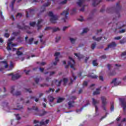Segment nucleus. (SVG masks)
Wrapping results in <instances>:
<instances>
[{
  "mask_svg": "<svg viewBox=\"0 0 126 126\" xmlns=\"http://www.w3.org/2000/svg\"><path fill=\"white\" fill-rule=\"evenodd\" d=\"M121 9L122 5H120V2H118L116 3V6L107 8L106 12H107V13H114L116 17L113 18V20H118V19L121 17L120 11H121Z\"/></svg>",
  "mask_w": 126,
  "mask_h": 126,
  "instance_id": "nucleus-1",
  "label": "nucleus"
},
{
  "mask_svg": "<svg viewBox=\"0 0 126 126\" xmlns=\"http://www.w3.org/2000/svg\"><path fill=\"white\" fill-rule=\"evenodd\" d=\"M48 16L51 17L50 19V22L53 24L57 23V20L59 19V16L57 15H54V13L52 11H50L48 13Z\"/></svg>",
  "mask_w": 126,
  "mask_h": 126,
  "instance_id": "nucleus-2",
  "label": "nucleus"
},
{
  "mask_svg": "<svg viewBox=\"0 0 126 126\" xmlns=\"http://www.w3.org/2000/svg\"><path fill=\"white\" fill-rule=\"evenodd\" d=\"M14 39H15V37H12L11 38L8 39L7 45V50L8 51H11V47L16 46L15 44L12 43V41H13Z\"/></svg>",
  "mask_w": 126,
  "mask_h": 126,
  "instance_id": "nucleus-3",
  "label": "nucleus"
},
{
  "mask_svg": "<svg viewBox=\"0 0 126 126\" xmlns=\"http://www.w3.org/2000/svg\"><path fill=\"white\" fill-rule=\"evenodd\" d=\"M69 59L70 61L68 62V64L65 66V68H68L70 65L71 68H73L75 70V68L74 67V64H75V61L70 57H69Z\"/></svg>",
  "mask_w": 126,
  "mask_h": 126,
  "instance_id": "nucleus-4",
  "label": "nucleus"
},
{
  "mask_svg": "<svg viewBox=\"0 0 126 126\" xmlns=\"http://www.w3.org/2000/svg\"><path fill=\"white\" fill-rule=\"evenodd\" d=\"M102 104V108L105 112L107 111V108H106V105H107V99L105 96H101V97Z\"/></svg>",
  "mask_w": 126,
  "mask_h": 126,
  "instance_id": "nucleus-5",
  "label": "nucleus"
},
{
  "mask_svg": "<svg viewBox=\"0 0 126 126\" xmlns=\"http://www.w3.org/2000/svg\"><path fill=\"white\" fill-rule=\"evenodd\" d=\"M68 8L66 9V10L64 11L63 13H61V15H63L64 16V18L62 19L63 20L64 22H66V20L67 19V16L69 14V13L68 12Z\"/></svg>",
  "mask_w": 126,
  "mask_h": 126,
  "instance_id": "nucleus-6",
  "label": "nucleus"
},
{
  "mask_svg": "<svg viewBox=\"0 0 126 126\" xmlns=\"http://www.w3.org/2000/svg\"><path fill=\"white\" fill-rule=\"evenodd\" d=\"M14 86L11 87V94H12L13 96H20V95H21V92L20 91H17L15 94L13 93L14 92Z\"/></svg>",
  "mask_w": 126,
  "mask_h": 126,
  "instance_id": "nucleus-7",
  "label": "nucleus"
},
{
  "mask_svg": "<svg viewBox=\"0 0 126 126\" xmlns=\"http://www.w3.org/2000/svg\"><path fill=\"white\" fill-rule=\"evenodd\" d=\"M92 100H93V102H92L93 105V106H94L95 108V113H97V112H98V106H97V104H99V102L100 101L99 100H97L95 99L94 98H92Z\"/></svg>",
  "mask_w": 126,
  "mask_h": 126,
  "instance_id": "nucleus-8",
  "label": "nucleus"
},
{
  "mask_svg": "<svg viewBox=\"0 0 126 126\" xmlns=\"http://www.w3.org/2000/svg\"><path fill=\"white\" fill-rule=\"evenodd\" d=\"M17 27L18 29L20 30H30V27L28 26H25L24 27H21V26L19 25V24H17Z\"/></svg>",
  "mask_w": 126,
  "mask_h": 126,
  "instance_id": "nucleus-9",
  "label": "nucleus"
},
{
  "mask_svg": "<svg viewBox=\"0 0 126 126\" xmlns=\"http://www.w3.org/2000/svg\"><path fill=\"white\" fill-rule=\"evenodd\" d=\"M7 75L8 76H10V75H12V80H16V79H18V78H20V75L18 74L13 75L12 73H10L8 74Z\"/></svg>",
  "mask_w": 126,
  "mask_h": 126,
  "instance_id": "nucleus-10",
  "label": "nucleus"
},
{
  "mask_svg": "<svg viewBox=\"0 0 126 126\" xmlns=\"http://www.w3.org/2000/svg\"><path fill=\"white\" fill-rule=\"evenodd\" d=\"M62 82H63V80H61L59 82L58 81V80H54V81H52L51 86H53V85H54V83H55V84L57 85L58 87H59L61 86Z\"/></svg>",
  "mask_w": 126,
  "mask_h": 126,
  "instance_id": "nucleus-11",
  "label": "nucleus"
},
{
  "mask_svg": "<svg viewBox=\"0 0 126 126\" xmlns=\"http://www.w3.org/2000/svg\"><path fill=\"white\" fill-rule=\"evenodd\" d=\"M117 46V44H116V42H113L110 43L108 45L107 48L104 49V51H108L109 49L111 48H115Z\"/></svg>",
  "mask_w": 126,
  "mask_h": 126,
  "instance_id": "nucleus-12",
  "label": "nucleus"
},
{
  "mask_svg": "<svg viewBox=\"0 0 126 126\" xmlns=\"http://www.w3.org/2000/svg\"><path fill=\"white\" fill-rule=\"evenodd\" d=\"M121 102V104L122 106L123 107V111L124 112H126V100L124 98L121 99L120 100Z\"/></svg>",
  "mask_w": 126,
  "mask_h": 126,
  "instance_id": "nucleus-13",
  "label": "nucleus"
},
{
  "mask_svg": "<svg viewBox=\"0 0 126 126\" xmlns=\"http://www.w3.org/2000/svg\"><path fill=\"white\" fill-rule=\"evenodd\" d=\"M88 105H90V102H89V100H87L86 104H85L83 107H82L80 108V109H76V113H79V112H81V111H82V110H83L84 108H85V107H87V106H88Z\"/></svg>",
  "mask_w": 126,
  "mask_h": 126,
  "instance_id": "nucleus-14",
  "label": "nucleus"
},
{
  "mask_svg": "<svg viewBox=\"0 0 126 126\" xmlns=\"http://www.w3.org/2000/svg\"><path fill=\"white\" fill-rule=\"evenodd\" d=\"M93 6H97L100 2H102V0H93Z\"/></svg>",
  "mask_w": 126,
  "mask_h": 126,
  "instance_id": "nucleus-15",
  "label": "nucleus"
},
{
  "mask_svg": "<svg viewBox=\"0 0 126 126\" xmlns=\"http://www.w3.org/2000/svg\"><path fill=\"white\" fill-rule=\"evenodd\" d=\"M117 26H118V29H122V28H124L126 25H124V23L122 22H120L116 24Z\"/></svg>",
  "mask_w": 126,
  "mask_h": 126,
  "instance_id": "nucleus-16",
  "label": "nucleus"
},
{
  "mask_svg": "<svg viewBox=\"0 0 126 126\" xmlns=\"http://www.w3.org/2000/svg\"><path fill=\"white\" fill-rule=\"evenodd\" d=\"M41 22H43V20L40 19V20H38V22H37V27L38 31H39V29L42 28V26L40 25V23H41Z\"/></svg>",
  "mask_w": 126,
  "mask_h": 126,
  "instance_id": "nucleus-17",
  "label": "nucleus"
},
{
  "mask_svg": "<svg viewBox=\"0 0 126 126\" xmlns=\"http://www.w3.org/2000/svg\"><path fill=\"white\" fill-rule=\"evenodd\" d=\"M50 4H51V3H50V2H47V3H45L42 6V7H44L43 8V10L42 11H41V12H44V11H45V10H46V7L47 6H49V5H50Z\"/></svg>",
  "mask_w": 126,
  "mask_h": 126,
  "instance_id": "nucleus-18",
  "label": "nucleus"
},
{
  "mask_svg": "<svg viewBox=\"0 0 126 126\" xmlns=\"http://www.w3.org/2000/svg\"><path fill=\"white\" fill-rule=\"evenodd\" d=\"M75 102L74 101H69L68 102V108L69 109H70V108H73L74 107V105L72 104H74Z\"/></svg>",
  "mask_w": 126,
  "mask_h": 126,
  "instance_id": "nucleus-19",
  "label": "nucleus"
},
{
  "mask_svg": "<svg viewBox=\"0 0 126 126\" xmlns=\"http://www.w3.org/2000/svg\"><path fill=\"white\" fill-rule=\"evenodd\" d=\"M31 110H34L36 113H39V108L38 107L35 108V106H33L32 108H28V111H31Z\"/></svg>",
  "mask_w": 126,
  "mask_h": 126,
  "instance_id": "nucleus-20",
  "label": "nucleus"
},
{
  "mask_svg": "<svg viewBox=\"0 0 126 126\" xmlns=\"http://www.w3.org/2000/svg\"><path fill=\"white\" fill-rule=\"evenodd\" d=\"M33 42H34V38H31L28 39L27 43L29 44V45H32Z\"/></svg>",
  "mask_w": 126,
  "mask_h": 126,
  "instance_id": "nucleus-21",
  "label": "nucleus"
},
{
  "mask_svg": "<svg viewBox=\"0 0 126 126\" xmlns=\"http://www.w3.org/2000/svg\"><path fill=\"white\" fill-rule=\"evenodd\" d=\"M93 39L94 41H97V42H99V41H101V40H102V39H103V37L101 36L100 37H97L96 38V36H94L93 37Z\"/></svg>",
  "mask_w": 126,
  "mask_h": 126,
  "instance_id": "nucleus-22",
  "label": "nucleus"
},
{
  "mask_svg": "<svg viewBox=\"0 0 126 126\" xmlns=\"http://www.w3.org/2000/svg\"><path fill=\"white\" fill-rule=\"evenodd\" d=\"M62 81L63 82V85L65 86V85H66V83H67L68 81V79L67 78H63L62 80Z\"/></svg>",
  "mask_w": 126,
  "mask_h": 126,
  "instance_id": "nucleus-23",
  "label": "nucleus"
},
{
  "mask_svg": "<svg viewBox=\"0 0 126 126\" xmlns=\"http://www.w3.org/2000/svg\"><path fill=\"white\" fill-rule=\"evenodd\" d=\"M21 49H22V47H20L18 49V50L16 52V55H17V56H22V55H23V53H22L19 51V50H21Z\"/></svg>",
  "mask_w": 126,
  "mask_h": 126,
  "instance_id": "nucleus-24",
  "label": "nucleus"
},
{
  "mask_svg": "<svg viewBox=\"0 0 126 126\" xmlns=\"http://www.w3.org/2000/svg\"><path fill=\"white\" fill-rule=\"evenodd\" d=\"M116 81H117V78H114L112 81L111 82V84H113V83L114 84L115 86H117L119 85V84L117 83Z\"/></svg>",
  "mask_w": 126,
  "mask_h": 126,
  "instance_id": "nucleus-25",
  "label": "nucleus"
},
{
  "mask_svg": "<svg viewBox=\"0 0 126 126\" xmlns=\"http://www.w3.org/2000/svg\"><path fill=\"white\" fill-rule=\"evenodd\" d=\"M100 94V88L96 89V91L94 92L93 95H98Z\"/></svg>",
  "mask_w": 126,
  "mask_h": 126,
  "instance_id": "nucleus-26",
  "label": "nucleus"
},
{
  "mask_svg": "<svg viewBox=\"0 0 126 126\" xmlns=\"http://www.w3.org/2000/svg\"><path fill=\"white\" fill-rule=\"evenodd\" d=\"M46 114H48V112L43 110L42 113L38 114V116H39V117H43V116H45V115H46Z\"/></svg>",
  "mask_w": 126,
  "mask_h": 126,
  "instance_id": "nucleus-27",
  "label": "nucleus"
},
{
  "mask_svg": "<svg viewBox=\"0 0 126 126\" xmlns=\"http://www.w3.org/2000/svg\"><path fill=\"white\" fill-rule=\"evenodd\" d=\"M22 41H23V39L22 38V37L20 36L17 37V42H18V43H22Z\"/></svg>",
  "mask_w": 126,
  "mask_h": 126,
  "instance_id": "nucleus-28",
  "label": "nucleus"
},
{
  "mask_svg": "<svg viewBox=\"0 0 126 126\" xmlns=\"http://www.w3.org/2000/svg\"><path fill=\"white\" fill-rule=\"evenodd\" d=\"M63 101H64V98L59 97L57 99V103H62Z\"/></svg>",
  "mask_w": 126,
  "mask_h": 126,
  "instance_id": "nucleus-29",
  "label": "nucleus"
},
{
  "mask_svg": "<svg viewBox=\"0 0 126 126\" xmlns=\"http://www.w3.org/2000/svg\"><path fill=\"white\" fill-rule=\"evenodd\" d=\"M28 10L30 12V14H33L34 12H35V9L33 8H30L28 9Z\"/></svg>",
  "mask_w": 126,
  "mask_h": 126,
  "instance_id": "nucleus-30",
  "label": "nucleus"
},
{
  "mask_svg": "<svg viewBox=\"0 0 126 126\" xmlns=\"http://www.w3.org/2000/svg\"><path fill=\"white\" fill-rule=\"evenodd\" d=\"M114 109H115V106H114V102H111L110 110L111 111H114Z\"/></svg>",
  "mask_w": 126,
  "mask_h": 126,
  "instance_id": "nucleus-31",
  "label": "nucleus"
},
{
  "mask_svg": "<svg viewBox=\"0 0 126 126\" xmlns=\"http://www.w3.org/2000/svg\"><path fill=\"white\" fill-rule=\"evenodd\" d=\"M83 3V0H79V1L77 2V4H78L79 6H81Z\"/></svg>",
  "mask_w": 126,
  "mask_h": 126,
  "instance_id": "nucleus-32",
  "label": "nucleus"
},
{
  "mask_svg": "<svg viewBox=\"0 0 126 126\" xmlns=\"http://www.w3.org/2000/svg\"><path fill=\"white\" fill-rule=\"evenodd\" d=\"M51 91H52V93L55 92V89L52 88H50L49 90L46 91V93L48 94L51 93Z\"/></svg>",
  "mask_w": 126,
  "mask_h": 126,
  "instance_id": "nucleus-33",
  "label": "nucleus"
},
{
  "mask_svg": "<svg viewBox=\"0 0 126 126\" xmlns=\"http://www.w3.org/2000/svg\"><path fill=\"white\" fill-rule=\"evenodd\" d=\"M92 63L94 66H97V65H98V63H97L96 60H94L92 62Z\"/></svg>",
  "mask_w": 126,
  "mask_h": 126,
  "instance_id": "nucleus-34",
  "label": "nucleus"
},
{
  "mask_svg": "<svg viewBox=\"0 0 126 126\" xmlns=\"http://www.w3.org/2000/svg\"><path fill=\"white\" fill-rule=\"evenodd\" d=\"M48 99L50 102H54V100H55V98L52 96H48Z\"/></svg>",
  "mask_w": 126,
  "mask_h": 126,
  "instance_id": "nucleus-35",
  "label": "nucleus"
},
{
  "mask_svg": "<svg viewBox=\"0 0 126 126\" xmlns=\"http://www.w3.org/2000/svg\"><path fill=\"white\" fill-rule=\"evenodd\" d=\"M30 25L32 27H34V26H35V25H36V22H31L30 23Z\"/></svg>",
  "mask_w": 126,
  "mask_h": 126,
  "instance_id": "nucleus-36",
  "label": "nucleus"
},
{
  "mask_svg": "<svg viewBox=\"0 0 126 126\" xmlns=\"http://www.w3.org/2000/svg\"><path fill=\"white\" fill-rule=\"evenodd\" d=\"M53 32H57V31H60V28H53L52 29Z\"/></svg>",
  "mask_w": 126,
  "mask_h": 126,
  "instance_id": "nucleus-37",
  "label": "nucleus"
},
{
  "mask_svg": "<svg viewBox=\"0 0 126 126\" xmlns=\"http://www.w3.org/2000/svg\"><path fill=\"white\" fill-rule=\"evenodd\" d=\"M14 115L16 116V119L18 121H19V120L21 119V117L19 116V114H14Z\"/></svg>",
  "mask_w": 126,
  "mask_h": 126,
  "instance_id": "nucleus-38",
  "label": "nucleus"
},
{
  "mask_svg": "<svg viewBox=\"0 0 126 126\" xmlns=\"http://www.w3.org/2000/svg\"><path fill=\"white\" fill-rule=\"evenodd\" d=\"M76 39L72 38H70V41L72 44H74L75 43V41Z\"/></svg>",
  "mask_w": 126,
  "mask_h": 126,
  "instance_id": "nucleus-39",
  "label": "nucleus"
},
{
  "mask_svg": "<svg viewBox=\"0 0 126 126\" xmlns=\"http://www.w3.org/2000/svg\"><path fill=\"white\" fill-rule=\"evenodd\" d=\"M39 124L40 126L46 125L45 122H44V120H42L40 122H39Z\"/></svg>",
  "mask_w": 126,
  "mask_h": 126,
  "instance_id": "nucleus-40",
  "label": "nucleus"
},
{
  "mask_svg": "<svg viewBox=\"0 0 126 126\" xmlns=\"http://www.w3.org/2000/svg\"><path fill=\"white\" fill-rule=\"evenodd\" d=\"M96 45H97L96 42H94V43L92 44V50H94V49H95V48H96Z\"/></svg>",
  "mask_w": 126,
  "mask_h": 126,
  "instance_id": "nucleus-41",
  "label": "nucleus"
},
{
  "mask_svg": "<svg viewBox=\"0 0 126 126\" xmlns=\"http://www.w3.org/2000/svg\"><path fill=\"white\" fill-rule=\"evenodd\" d=\"M19 33H20V32H13L12 33V35H13L14 36H18V35H19Z\"/></svg>",
  "mask_w": 126,
  "mask_h": 126,
  "instance_id": "nucleus-42",
  "label": "nucleus"
},
{
  "mask_svg": "<svg viewBox=\"0 0 126 126\" xmlns=\"http://www.w3.org/2000/svg\"><path fill=\"white\" fill-rule=\"evenodd\" d=\"M17 108H15V109H14V110H20V109H22L23 107L22 105H17Z\"/></svg>",
  "mask_w": 126,
  "mask_h": 126,
  "instance_id": "nucleus-43",
  "label": "nucleus"
},
{
  "mask_svg": "<svg viewBox=\"0 0 126 126\" xmlns=\"http://www.w3.org/2000/svg\"><path fill=\"white\" fill-rule=\"evenodd\" d=\"M87 31H89V30L87 28L84 29L82 34H83L84 33H87Z\"/></svg>",
  "mask_w": 126,
  "mask_h": 126,
  "instance_id": "nucleus-44",
  "label": "nucleus"
},
{
  "mask_svg": "<svg viewBox=\"0 0 126 126\" xmlns=\"http://www.w3.org/2000/svg\"><path fill=\"white\" fill-rule=\"evenodd\" d=\"M36 63L37 64H40V65H45V64H46V62H41V63H40V62H36Z\"/></svg>",
  "mask_w": 126,
  "mask_h": 126,
  "instance_id": "nucleus-45",
  "label": "nucleus"
},
{
  "mask_svg": "<svg viewBox=\"0 0 126 126\" xmlns=\"http://www.w3.org/2000/svg\"><path fill=\"white\" fill-rule=\"evenodd\" d=\"M126 39L123 38L120 40V44H125V43H126Z\"/></svg>",
  "mask_w": 126,
  "mask_h": 126,
  "instance_id": "nucleus-46",
  "label": "nucleus"
},
{
  "mask_svg": "<svg viewBox=\"0 0 126 126\" xmlns=\"http://www.w3.org/2000/svg\"><path fill=\"white\" fill-rule=\"evenodd\" d=\"M90 77L93 79H96L97 78V75H90Z\"/></svg>",
  "mask_w": 126,
  "mask_h": 126,
  "instance_id": "nucleus-47",
  "label": "nucleus"
},
{
  "mask_svg": "<svg viewBox=\"0 0 126 126\" xmlns=\"http://www.w3.org/2000/svg\"><path fill=\"white\" fill-rule=\"evenodd\" d=\"M39 81H40V79L38 78H35V82L36 83V84H38Z\"/></svg>",
  "mask_w": 126,
  "mask_h": 126,
  "instance_id": "nucleus-48",
  "label": "nucleus"
},
{
  "mask_svg": "<svg viewBox=\"0 0 126 126\" xmlns=\"http://www.w3.org/2000/svg\"><path fill=\"white\" fill-rule=\"evenodd\" d=\"M7 105H8V103L6 102V101L2 102V106H3V107H4V106L7 107Z\"/></svg>",
  "mask_w": 126,
  "mask_h": 126,
  "instance_id": "nucleus-49",
  "label": "nucleus"
},
{
  "mask_svg": "<svg viewBox=\"0 0 126 126\" xmlns=\"http://www.w3.org/2000/svg\"><path fill=\"white\" fill-rule=\"evenodd\" d=\"M116 71H113L109 73V75L112 76L113 75H115Z\"/></svg>",
  "mask_w": 126,
  "mask_h": 126,
  "instance_id": "nucleus-50",
  "label": "nucleus"
},
{
  "mask_svg": "<svg viewBox=\"0 0 126 126\" xmlns=\"http://www.w3.org/2000/svg\"><path fill=\"white\" fill-rule=\"evenodd\" d=\"M83 58H84L83 55L79 53V57L78 58V60H81V59H83Z\"/></svg>",
  "mask_w": 126,
  "mask_h": 126,
  "instance_id": "nucleus-51",
  "label": "nucleus"
},
{
  "mask_svg": "<svg viewBox=\"0 0 126 126\" xmlns=\"http://www.w3.org/2000/svg\"><path fill=\"white\" fill-rule=\"evenodd\" d=\"M60 40H61V36L56 37V43H58V42H59V41H60Z\"/></svg>",
  "mask_w": 126,
  "mask_h": 126,
  "instance_id": "nucleus-52",
  "label": "nucleus"
},
{
  "mask_svg": "<svg viewBox=\"0 0 126 126\" xmlns=\"http://www.w3.org/2000/svg\"><path fill=\"white\" fill-rule=\"evenodd\" d=\"M50 29H53V27H47L44 29V30L46 31L47 30H50Z\"/></svg>",
  "mask_w": 126,
  "mask_h": 126,
  "instance_id": "nucleus-53",
  "label": "nucleus"
},
{
  "mask_svg": "<svg viewBox=\"0 0 126 126\" xmlns=\"http://www.w3.org/2000/svg\"><path fill=\"white\" fill-rule=\"evenodd\" d=\"M26 92H29L30 93H32V91H31V89H25Z\"/></svg>",
  "mask_w": 126,
  "mask_h": 126,
  "instance_id": "nucleus-54",
  "label": "nucleus"
},
{
  "mask_svg": "<svg viewBox=\"0 0 126 126\" xmlns=\"http://www.w3.org/2000/svg\"><path fill=\"white\" fill-rule=\"evenodd\" d=\"M76 12V9H75V8H74L72 10V13L71 14H74V13H75Z\"/></svg>",
  "mask_w": 126,
  "mask_h": 126,
  "instance_id": "nucleus-55",
  "label": "nucleus"
},
{
  "mask_svg": "<svg viewBox=\"0 0 126 126\" xmlns=\"http://www.w3.org/2000/svg\"><path fill=\"white\" fill-rule=\"evenodd\" d=\"M4 36V37H5V38H9V33H5Z\"/></svg>",
  "mask_w": 126,
  "mask_h": 126,
  "instance_id": "nucleus-56",
  "label": "nucleus"
},
{
  "mask_svg": "<svg viewBox=\"0 0 126 126\" xmlns=\"http://www.w3.org/2000/svg\"><path fill=\"white\" fill-rule=\"evenodd\" d=\"M71 72H72V77H73L74 80H76L77 77L74 75V73H73V72H72V71H71Z\"/></svg>",
  "mask_w": 126,
  "mask_h": 126,
  "instance_id": "nucleus-57",
  "label": "nucleus"
},
{
  "mask_svg": "<svg viewBox=\"0 0 126 126\" xmlns=\"http://www.w3.org/2000/svg\"><path fill=\"white\" fill-rule=\"evenodd\" d=\"M88 85V83L87 81H84L83 83V86H87Z\"/></svg>",
  "mask_w": 126,
  "mask_h": 126,
  "instance_id": "nucleus-58",
  "label": "nucleus"
},
{
  "mask_svg": "<svg viewBox=\"0 0 126 126\" xmlns=\"http://www.w3.org/2000/svg\"><path fill=\"white\" fill-rule=\"evenodd\" d=\"M100 11L101 12H103L105 11V6H103L102 8L100 9Z\"/></svg>",
  "mask_w": 126,
  "mask_h": 126,
  "instance_id": "nucleus-59",
  "label": "nucleus"
},
{
  "mask_svg": "<svg viewBox=\"0 0 126 126\" xmlns=\"http://www.w3.org/2000/svg\"><path fill=\"white\" fill-rule=\"evenodd\" d=\"M18 16H19V17H21L22 16V14L20 13H18L16 16V17H18Z\"/></svg>",
  "mask_w": 126,
  "mask_h": 126,
  "instance_id": "nucleus-60",
  "label": "nucleus"
},
{
  "mask_svg": "<svg viewBox=\"0 0 126 126\" xmlns=\"http://www.w3.org/2000/svg\"><path fill=\"white\" fill-rule=\"evenodd\" d=\"M114 39L115 40H121V39H122V36H117V37H115L114 38Z\"/></svg>",
  "mask_w": 126,
  "mask_h": 126,
  "instance_id": "nucleus-61",
  "label": "nucleus"
},
{
  "mask_svg": "<svg viewBox=\"0 0 126 126\" xmlns=\"http://www.w3.org/2000/svg\"><path fill=\"white\" fill-rule=\"evenodd\" d=\"M60 52H56L54 56H55V57H57L58 56H60Z\"/></svg>",
  "mask_w": 126,
  "mask_h": 126,
  "instance_id": "nucleus-62",
  "label": "nucleus"
},
{
  "mask_svg": "<svg viewBox=\"0 0 126 126\" xmlns=\"http://www.w3.org/2000/svg\"><path fill=\"white\" fill-rule=\"evenodd\" d=\"M101 59H103L104 60H105V59L107 58V56L105 55H102L100 57Z\"/></svg>",
  "mask_w": 126,
  "mask_h": 126,
  "instance_id": "nucleus-63",
  "label": "nucleus"
},
{
  "mask_svg": "<svg viewBox=\"0 0 126 126\" xmlns=\"http://www.w3.org/2000/svg\"><path fill=\"white\" fill-rule=\"evenodd\" d=\"M71 100H76L77 97L75 96H72L71 97Z\"/></svg>",
  "mask_w": 126,
  "mask_h": 126,
  "instance_id": "nucleus-64",
  "label": "nucleus"
}]
</instances>
